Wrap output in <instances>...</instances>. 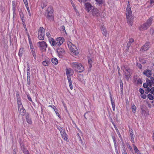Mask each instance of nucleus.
<instances>
[{"instance_id":"f257e3e1","label":"nucleus","mask_w":154,"mask_h":154,"mask_svg":"<svg viewBox=\"0 0 154 154\" xmlns=\"http://www.w3.org/2000/svg\"><path fill=\"white\" fill-rule=\"evenodd\" d=\"M64 41V38L61 37L57 38H56L55 40L52 38H50L49 39V42L51 46L56 48L60 46Z\"/></svg>"},{"instance_id":"f03ea898","label":"nucleus","mask_w":154,"mask_h":154,"mask_svg":"<svg viewBox=\"0 0 154 154\" xmlns=\"http://www.w3.org/2000/svg\"><path fill=\"white\" fill-rule=\"evenodd\" d=\"M129 2H128V5L126 8V17L128 23L132 26L133 20V17L132 15V11L130 6Z\"/></svg>"},{"instance_id":"7ed1b4c3","label":"nucleus","mask_w":154,"mask_h":154,"mask_svg":"<svg viewBox=\"0 0 154 154\" xmlns=\"http://www.w3.org/2000/svg\"><path fill=\"white\" fill-rule=\"evenodd\" d=\"M71 67L75 71L81 73L84 70V68L82 65L78 62H72L70 64Z\"/></svg>"},{"instance_id":"20e7f679","label":"nucleus","mask_w":154,"mask_h":154,"mask_svg":"<svg viewBox=\"0 0 154 154\" xmlns=\"http://www.w3.org/2000/svg\"><path fill=\"white\" fill-rule=\"evenodd\" d=\"M152 21V18H149L145 23L140 25L139 27L140 30L143 31L147 29L151 25Z\"/></svg>"},{"instance_id":"39448f33","label":"nucleus","mask_w":154,"mask_h":154,"mask_svg":"<svg viewBox=\"0 0 154 154\" xmlns=\"http://www.w3.org/2000/svg\"><path fill=\"white\" fill-rule=\"evenodd\" d=\"M67 44L69 49L73 54L75 55H77L78 54V51L75 45L70 42H68Z\"/></svg>"},{"instance_id":"423d86ee","label":"nucleus","mask_w":154,"mask_h":154,"mask_svg":"<svg viewBox=\"0 0 154 154\" xmlns=\"http://www.w3.org/2000/svg\"><path fill=\"white\" fill-rule=\"evenodd\" d=\"M53 9L52 7H49L45 12L47 17L49 19H51L53 18Z\"/></svg>"},{"instance_id":"0eeeda50","label":"nucleus","mask_w":154,"mask_h":154,"mask_svg":"<svg viewBox=\"0 0 154 154\" xmlns=\"http://www.w3.org/2000/svg\"><path fill=\"white\" fill-rule=\"evenodd\" d=\"M38 37L39 40L44 39L45 35V29L43 27H40L38 31Z\"/></svg>"},{"instance_id":"6e6552de","label":"nucleus","mask_w":154,"mask_h":154,"mask_svg":"<svg viewBox=\"0 0 154 154\" xmlns=\"http://www.w3.org/2000/svg\"><path fill=\"white\" fill-rule=\"evenodd\" d=\"M38 44L39 45L40 49L41 50L43 51H46L47 45L45 42L44 41L39 42H38Z\"/></svg>"},{"instance_id":"1a4fd4ad","label":"nucleus","mask_w":154,"mask_h":154,"mask_svg":"<svg viewBox=\"0 0 154 154\" xmlns=\"http://www.w3.org/2000/svg\"><path fill=\"white\" fill-rule=\"evenodd\" d=\"M125 71L124 70V75L127 81H128L130 77V72L131 70L129 68H125Z\"/></svg>"},{"instance_id":"9d476101","label":"nucleus","mask_w":154,"mask_h":154,"mask_svg":"<svg viewBox=\"0 0 154 154\" xmlns=\"http://www.w3.org/2000/svg\"><path fill=\"white\" fill-rule=\"evenodd\" d=\"M92 15L95 17H98L100 15V13L99 10L97 8H94L92 11Z\"/></svg>"},{"instance_id":"9b49d317","label":"nucleus","mask_w":154,"mask_h":154,"mask_svg":"<svg viewBox=\"0 0 154 154\" xmlns=\"http://www.w3.org/2000/svg\"><path fill=\"white\" fill-rule=\"evenodd\" d=\"M74 73V71L71 68H68L66 69V75L67 79L71 78L70 76L72 75Z\"/></svg>"},{"instance_id":"f8f14e48","label":"nucleus","mask_w":154,"mask_h":154,"mask_svg":"<svg viewBox=\"0 0 154 154\" xmlns=\"http://www.w3.org/2000/svg\"><path fill=\"white\" fill-rule=\"evenodd\" d=\"M57 51L59 57L60 58H62L65 53L64 50L62 48H59L57 49Z\"/></svg>"},{"instance_id":"ddd939ff","label":"nucleus","mask_w":154,"mask_h":154,"mask_svg":"<svg viewBox=\"0 0 154 154\" xmlns=\"http://www.w3.org/2000/svg\"><path fill=\"white\" fill-rule=\"evenodd\" d=\"M85 9L86 10L89 12L91 10H92L94 8V7L92 6L89 3H87L85 4Z\"/></svg>"},{"instance_id":"4468645a","label":"nucleus","mask_w":154,"mask_h":154,"mask_svg":"<svg viewBox=\"0 0 154 154\" xmlns=\"http://www.w3.org/2000/svg\"><path fill=\"white\" fill-rule=\"evenodd\" d=\"M143 74L147 77H150L152 75V72L150 70L146 69L144 70L143 72Z\"/></svg>"},{"instance_id":"2eb2a0df","label":"nucleus","mask_w":154,"mask_h":154,"mask_svg":"<svg viewBox=\"0 0 154 154\" xmlns=\"http://www.w3.org/2000/svg\"><path fill=\"white\" fill-rule=\"evenodd\" d=\"M150 47V43L146 42L142 47L141 49L143 51H146Z\"/></svg>"},{"instance_id":"dca6fc26","label":"nucleus","mask_w":154,"mask_h":154,"mask_svg":"<svg viewBox=\"0 0 154 154\" xmlns=\"http://www.w3.org/2000/svg\"><path fill=\"white\" fill-rule=\"evenodd\" d=\"M100 29L101 30L103 34L105 37H106L107 35V32L106 29L103 25H101L100 26Z\"/></svg>"},{"instance_id":"f3484780","label":"nucleus","mask_w":154,"mask_h":154,"mask_svg":"<svg viewBox=\"0 0 154 154\" xmlns=\"http://www.w3.org/2000/svg\"><path fill=\"white\" fill-rule=\"evenodd\" d=\"M16 2L15 1H12V11L13 14V17H14V16L16 14L15 11H16Z\"/></svg>"},{"instance_id":"a211bd4d","label":"nucleus","mask_w":154,"mask_h":154,"mask_svg":"<svg viewBox=\"0 0 154 154\" xmlns=\"http://www.w3.org/2000/svg\"><path fill=\"white\" fill-rule=\"evenodd\" d=\"M47 0H42L41 4V8L43 9L47 6Z\"/></svg>"},{"instance_id":"6ab92c4d","label":"nucleus","mask_w":154,"mask_h":154,"mask_svg":"<svg viewBox=\"0 0 154 154\" xmlns=\"http://www.w3.org/2000/svg\"><path fill=\"white\" fill-rule=\"evenodd\" d=\"M50 63V60L49 59H45L42 62V64L44 66H48Z\"/></svg>"},{"instance_id":"aec40b11","label":"nucleus","mask_w":154,"mask_h":154,"mask_svg":"<svg viewBox=\"0 0 154 154\" xmlns=\"http://www.w3.org/2000/svg\"><path fill=\"white\" fill-rule=\"evenodd\" d=\"M130 137H131V141L133 143H134V136L133 130L131 129L130 130Z\"/></svg>"},{"instance_id":"412c9836","label":"nucleus","mask_w":154,"mask_h":154,"mask_svg":"<svg viewBox=\"0 0 154 154\" xmlns=\"http://www.w3.org/2000/svg\"><path fill=\"white\" fill-rule=\"evenodd\" d=\"M62 138L65 140H67V135L65 132V131L60 132Z\"/></svg>"},{"instance_id":"4be33fe9","label":"nucleus","mask_w":154,"mask_h":154,"mask_svg":"<svg viewBox=\"0 0 154 154\" xmlns=\"http://www.w3.org/2000/svg\"><path fill=\"white\" fill-rule=\"evenodd\" d=\"M24 48L22 47H21L19 51L18 55L20 57H21L22 56L23 54L24 53Z\"/></svg>"},{"instance_id":"5701e85b","label":"nucleus","mask_w":154,"mask_h":154,"mask_svg":"<svg viewBox=\"0 0 154 154\" xmlns=\"http://www.w3.org/2000/svg\"><path fill=\"white\" fill-rule=\"evenodd\" d=\"M134 42V40L132 38H129V42L127 44V49H129L131 45V43Z\"/></svg>"},{"instance_id":"b1692460","label":"nucleus","mask_w":154,"mask_h":154,"mask_svg":"<svg viewBox=\"0 0 154 154\" xmlns=\"http://www.w3.org/2000/svg\"><path fill=\"white\" fill-rule=\"evenodd\" d=\"M51 61L52 63L54 65H56L58 64V60L56 58H52Z\"/></svg>"},{"instance_id":"393cba45","label":"nucleus","mask_w":154,"mask_h":154,"mask_svg":"<svg viewBox=\"0 0 154 154\" xmlns=\"http://www.w3.org/2000/svg\"><path fill=\"white\" fill-rule=\"evenodd\" d=\"M18 111L20 112V114H21V115L23 116L25 114L26 111L25 109L24 108L20 109Z\"/></svg>"},{"instance_id":"a878e982","label":"nucleus","mask_w":154,"mask_h":154,"mask_svg":"<svg viewBox=\"0 0 154 154\" xmlns=\"http://www.w3.org/2000/svg\"><path fill=\"white\" fill-rule=\"evenodd\" d=\"M68 79V81L69 85L70 88L71 90H72L73 89V87H72V81H71V78H69V79Z\"/></svg>"},{"instance_id":"bb28decb","label":"nucleus","mask_w":154,"mask_h":154,"mask_svg":"<svg viewBox=\"0 0 154 154\" xmlns=\"http://www.w3.org/2000/svg\"><path fill=\"white\" fill-rule=\"evenodd\" d=\"M134 148L135 152L137 154H142L140 151L135 146H134Z\"/></svg>"},{"instance_id":"cd10ccee","label":"nucleus","mask_w":154,"mask_h":154,"mask_svg":"<svg viewBox=\"0 0 154 154\" xmlns=\"http://www.w3.org/2000/svg\"><path fill=\"white\" fill-rule=\"evenodd\" d=\"M22 150L24 154H30L29 151L25 147H23Z\"/></svg>"},{"instance_id":"c85d7f7f","label":"nucleus","mask_w":154,"mask_h":154,"mask_svg":"<svg viewBox=\"0 0 154 154\" xmlns=\"http://www.w3.org/2000/svg\"><path fill=\"white\" fill-rule=\"evenodd\" d=\"M26 119L27 122L29 124H31L32 121L31 119L29 118L28 116H26Z\"/></svg>"},{"instance_id":"c756f323","label":"nucleus","mask_w":154,"mask_h":154,"mask_svg":"<svg viewBox=\"0 0 154 154\" xmlns=\"http://www.w3.org/2000/svg\"><path fill=\"white\" fill-rule=\"evenodd\" d=\"M131 109L132 112L134 113L135 112V111L136 109V107L135 105L133 104L131 106Z\"/></svg>"},{"instance_id":"7c9ffc66","label":"nucleus","mask_w":154,"mask_h":154,"mask_svg":"<svg viewBox=\"0 0 154 154\" xmlns=\"http://www.w3.org/2000/svg\"><path fill=\"white\" fill-rule=\"evenodd\" d=\"M120 88L121 91H123V83L122 81L121 80H120Z\"/></svg>"},{"instance_id":"2f4dec72","label":"nucleus","mask_w":154,"mask_h":154,"mask_svg":"<svg viewBox=\"0 0 154 154\" xmlns=\"http://www.w3.org/2000/svg\"><path fill=\"white\" fill-rule=\"evenodd\" d=\"M146 83L149 85V86H151V82L150 80L149 79H148L147 78L146 79Z\"/></svg>"},{"instance_id":"473e14b6","label":"nucleus","mask_w":154,"mask_h":154,"mask_svg":"<svg viewBox=\"0 0 154 154\" xmlns=\"http://www.w3.org/2000/svg\"><path fill=\"white\" fill-rule=\"evenodd\" d=\"M54 111L56 113V115L58 116V117L59 118H60V114H59V112H58V110L57 109V108L55 109H54Z\"/></svg>"},{"instance_id":"72a5a7b5","label":"nucleus","mask_w":154,"mask_h":154,"mask_svg":"<svg viewBox=\"0 0 154 154\" xmlns=\"http://www.w3.org/2000/svg\"><path fill=\"white\" fill-rule=\"evenodd\" d=\"M17 104L18 106V110H20V109L24 108L21 103L20 104Z\"/></svg>"},{"instance_id":"f704fd0d","label":"nucleus","mask_w":154,"mask_h":154,"mask_svg":"<svg viewBox=\"0 0 154 154\" xmlns=\"http://www.w3.org/2000/svg\"><path fill=\"white\" fill-rule=\"evenodd\" d=\"M57 128L59 130L60 132H61L62 131H64V130L61 127L57 125Z\"/></svg>"},{"instance_id":"c9c22d12","label":"nucleus","mask_w":154,"mask_h":154,"mask_svg":"<svg viewBox=\"0 0 154 154\" xmlns=\"http://www.w3.org/2000/svg\"><path fill=\"white\" fill-rule=\"evenodd\" d=\"M71 4L72 5V6L73 8L75 10V12H76L77 11V10L76 8V7L75 6V5L73 3V2H72V0H71Z\"/></svg>"},{"instance_id":"e433bc0d","label":"nucleus","mask_w":154,"mask_h":154,"mask_svg":"<svg viewBox=\"0 0 154 154\" xmlns=\"http://www.w3.org/2000/svg\"><path fill=\"white\" fill-rule=\"evenodd\" d=\"M27 76H30V68L29 67L27 68Z\"/></svg>"},{"instance_id":"4c0bfd02","label":"nucleus","mask_w":154,"mask_h":154,"mask_svg":"<svg viewBox=\"0 0 154 154\" xmlns=\"http://www.w3.org/2000/svg\"><path fill=\"white\" fill-rule=\"evenodd\" d=\"M88 63L89 64V66L90 68H91L92 67L91 63L92 60L91 59H89L88 60Z\"/></svg>"},{"instance_id":"58836bf2","label":"nucleus","mask_w":154,"mask_h":154,"mask_svg":"<svg viewBox=\"0 0 154 154\" xmlns=\"http://www.w3.org/2000/svg\"><path fill=\"white\" fill-rule=\"evenodd\" d=\"M148 97L150 100H152L153 99V96L150 94H148Z\"/></svg>"},{"instance_id":"ea45409f","label":"nucleus","mask_w":154,"mask_h":154,"mask_svg":"<svg viewBox=\"0 0 154 154\" xmlns=\"http://www.w3.org/2000/svg\"><path fill=\"white\" fill-rule=\"evenodd\" d=\"M27 84L30 85V76H27Z\"/></svg>"},{"instance_id":"a19ab883","label":"nucleus","mask_w":154,"mask_h":154,"mask_svg":"<svg viewBox=\"0 0 154 154\" xmlns=\"http://www.w3.org/2000/svg\"><path fill=\"white\" fill-rule=\"evenodd\" d=\"M137 83L138 84H142L141 79L140 78H139L137 79Z\"/></svg>"},{"instance_id":"79ce46f5","label":"nucleus","mask_w":154,"mask_h":154,"mask_svg":"<svg viewBox=\"0 0 154 154\" xmlns=\"http://www.w3.org/2000/svg\"><path fill=\"white\" fill-rule=\"evenodd\" d=\"M95 1L99 4H101L103 2V0H95Z\"/></svg>"},{"instance_id":"37998d69","label":"nucleus","mask_w":154,"mask_h":154,"mask_svg":"<svg viewBox=\"0 0 154 154\" xmlns=\"http://www.w3.org/2000/svg\"><path fill=\"white\" fill-rule=\"evenodd\" d=\"M33 56V57L35 59V60H36V55H35V51H32V53Z\"/></svg>"},{"instance_id":"c03bdc74","label":"nucleus","mask_w":154,"mask_h":154,"mask_svg":"<svg viewBox=\"0 0 154 154\" xmlns=\"http://www.w3.org/2000/svg\"><path fill=\"white\" fill-rule=\"evenodd\" d=\"M26 7L28 6V4L27 2V0H23Z\"/></svg>"},{"instance_id":"a18cd8bd","label":"nucleus","mask_w":154,"mask_h":154,"mask_svg":"<svg viewBox=\"0 0 154 154\" xmlns=\"http://www.w3.org/2000/svg\"><path fill=\"white\" fill-rule=\"evenodd\" d=\"M149 92L151 94H153L154 93V87H152L150 89Z\"/></svg>"},{"instance_id":"49530a36","label":"nucleus","mask_w":154,"mask_h":154,"mask_svg":"<svg viewBox=\"0 0 154 154\" xmlns=\"http://www.w3.org/2000/svg\"><path fill=\"white\" fill-rule=\"evenodd\" d=\"M122 154H127L126 151L125 147H124L123 149V151H122Z\"/></svg>"},{"instance_id":"de8ad7c7","label":"nucleus","mask_w":154,"mask_h":154,"mask_svg":"<svg viewBox=\"0 0 154 154\" xmlns=\"http://www.w3.org/2000/svg\"><path fill=\"white\" fill-rule=\"evenodd\" d=\"M141 97L143 99H145L146 97V96L145 94H141Z\"/></svg>"},{"instance_id":"09e8293b","label":"nucleus","mask_w":154,"mask_h":154,"mask_svg":"<svg viewBox=\"0 0 154 154\" xmlns=\"http://www.w3.org/2000/svg\"><path fill=\"white\" fill-rule=\"evenodd\" d=\"M137 66L140 69H141L142 67V66L140 63H137Z\"/></svg>"},{"instance_id":"8fccbe9b","label":"nucleus","mask_w":154,"mask_h":154,"mask_svg":"<svg viewBox=\"0 0 154 154\" xmlns=\"http://www.w3.org/2000/svg\"><path fill=\"white\" fill-rule=\"evenodd\" d=\"M117 133L118 134V135L119 136V138L121 139H122V136L118 130L117 131Z\"/></svg>"},{"instance_id":"3c124183","label":"nucleus","mask_w":154,"mask_h":154,"mask_svg":"<svg viewBox=\"0 0 154 154\" xmlns=\"http://www.w3.org/2000/svg\"><path fill=\"white\" fill-rule=\"evenodd\" d=\"M19 14L21 18H24V15L23 14V13L22 12H20Z\"/></svg>"},{"instance_id":"603ef678","label":"nucleus","mask_w":154,"mask_h":154,"mask_svg":"<svg viewBox=\"0 0 154 154\" xmlns=\"http://www.w3.org/2000/svg\"><path fill=\"white\" fill-rule=\"evenodd\" d=\"M139 92L141 93V94H142L144 93V90L142 88H140L139 89Z\"/></svg>"},{"instance_id":"864d4df0","label":"nucleus","mask_w":154,"mask_h":154,"mask_svg":"<svg viewBox=\"0 0 154 154\" xmlns=\"http://www.w3.org/2000/svg\"><path fill=\"white\" fill-rule=\"evenodd\" d=\"M46 35L47 37L49 38L51 36V34L50 32H47L46 33Z\"/></svg>"},{"instance_id":"5fc2aeb1","label":"nucleus","mask_w":154,"mask_h":154,"mask_svg":"<svg viewBox=\"0 0 154 154\" xmlns=\"http://www.w3.org/2000/svg\"><path fill=\"white\" fill-rule=\"evenodd\" d=\"M26 7V8H27V10L28 11V13L29 15V16H31V14H30V10L29 9V7H28V6L27 7Z\"/></svg>"},{"instance_id":"6e6d98bb","label":"nucleus","mask_w":154,"mask_h":154,"mask_svg":"<svg viewBox=\"0 0 154 154\" xmlns=\"http://www.w3.org/2000/svg\"><path fill=\"white\" fill-rule=\"evenodd\" d=\"M17 102L18 104H20L21 103L20 101V98H18L17 99Z\"/></svg>"},{"instance_id":"4d7b16f0","label":"nucleus","mask_w":154,"mask_h":154,"mask_svg":"<svg viewBox=\"0 0 154 154\" xmlns=\"http://www.w3.org/2000/svg\"><path fill=\"white\" fill-rule=\"evenodd\" d=\"M49 107H50L53 108L54 110L56 108V107L54 106L53 105H49L48 106Z\"/></svg>"},{"instance_id":"13d9d810","label":"nucleus","mask_w":154,"mask_h":154,"mask_svg":"<svg viewBox=\"0 0 154 154\" xmlns=\"http://www.w3.org/2000/svg\"><path fill=\"white\" fill-rule=\"evenodd\" d=\"M149 85H148L146 83H144L143 84V87L145 88H147Z\"/></svg>"},{"instance_id":"bf43d9fd","label":"nucleus","mask_w":154,"mask_h":154,"mask_svg":"<svg viewBox=\"0 0 154 154\" xmlns=\"http://www.w3.org/2000/svg\"><path fill=\"white\" fill-rule=\"evenodd\" d=\"M30 49L31 50L32 53V51H35V50L34 49L33 47V46L30 45Z\"/></svg>"},{"instance_id":"052dcab7","label":"nucleus","mask_w":154,"mask_h":154,"mask_svg":"<svg viewBox=\"0 0 154 154\" xmlns=\"http://www.w3.org/2000/svg\"><path fill=\"white\" fill-rule=\"evenodd\" d=\"M111 103L112 104V106H115V103L113 100H111Z\"/></svg>"},{"instance_id":"680f3d73","label":"nucleus","mask_w":154,"mask_h":154,"mask_svg":"<svg viewBox=\"0 0 154 154\" xmlns=\"http://www.w3.org/2000/svg\"><path fill=\"white\" fill-rule=\"evenodd\" d=\"M78 138H79V140L81 141V143H83V142L81 138V137H80V136H79V134H78Z\"/></svg>"},{"instance_id":"e2e57ef3","label":"nucleus","mask_w":154,"mask_h":154,"mask_svg":"<svg viewBox=\"0 0 154 154\" xmlns=\"http://www.w3.org/2000/svg\"><path fill=\"white\" fill-rule=\"evenodd\" d=\"M113 142H114V146H115V148H116V147H117V145H116V140H114V141H113Z\"/></svg>"},{"instance_id":"0e129e2a","label":"nucleus","mask_w":154,"mask_h":154,"mask_svg":"<svg viewBox=\"0 0 154 154\" xmlns=\"http://www.w3.org/2000/svg\"><path fill=\"white\" fill-rule=\"evenodd\" d=\"M23 24L24 28H25V29L26 31H27V29L26 28V25H25V23H23Z\"/></svg>"},{"instance_id":"69168bd1","label":"nucleus","mask_w":154,"mask_h":154,"mask_svg":"<svg viewBox=\"0 0 154 154\" xmlns=\"http://www.w3.org/2000/svg\"><path fill=\"white\" fill-rule=\"evenodd\" d=\"M128 148L131 150H132V149L131 147L130 146V145H128Z\"/></svg>"},{"instance_id":"338daca9","label":"nucleus","mask_w":154,"mask_h":154,"mask_svg":"<svg viewBox=\"0 0 154 154\" xmlns=\"http://www.w3.org/2000/svg\"><path fill=\"white\" fill-rule=\"evenodd\" d=\"M79 2H85L87 1V0H78Z\"/></svg>"},{"instance_id":"774afa93","label":"nucleus","mask_w":154,"mask_h":154,"mask_svg":"<svg viewBox=\"0 0 154 154\" xmlns=\"http://www.w3.org/2000/svg\"><path fill=\"white\" fill-rule=\"evenodd\" d=\"M154 3V0H150V4L151 5L153 4Z\"/></svg>"}]
</instances>
